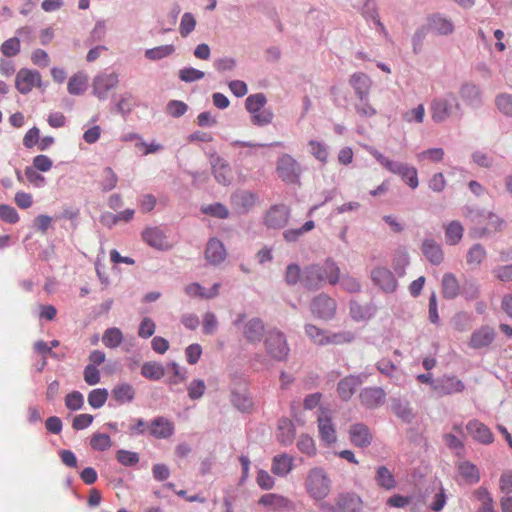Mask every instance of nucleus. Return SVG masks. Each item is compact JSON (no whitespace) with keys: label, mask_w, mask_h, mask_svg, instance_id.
<instances>
[{"label":"nucleus","mask_w":512,"mask_h":512,"mask_svg":"<svg viewBox=\"0 0 512 512\" xmlns=\"http://www.w3.org/2000/svg\"><path fill=\"white\" fill-rule=\"evenodd\" d=\"M339 272L340 268L332 258L307 265L303 268L302 286L310 291L320 290L326 283L334 286L339 282Z\"/></svg>","instance_id":"1"},{"label":"nucleus","mask_w":512,"mask_h":512,"mask_svg":"<svg viewBox=\"0 0 512 512\" xmlns=\"http://www.w3.org/2000/svg\"><path fill=\"white\" fill-rule=\"evenodd\" d=\"M432 119L436 123H442L450 117L462 118L463 109L454 93H448L444 97L435 98L431 103Z\"/></svg>","instance_id":"2"},{"label":"nucleus","mask_w":512,"mask_h":512,"mask_svg":"<svg viewBox=\"0 0 512 512\" xmlns=\"http://www.w3.org/2000/svg\"><path fill=\"white\" fill-rule=\"evenodd\" d=\"M233 325L241 330L244 339L250 344H258L266 336L264 322L259 317L247 319L246 313H239Z\"/></svg>","instance_id":"3"},{"label":"nucleus","mask_w":512,"mask_h":512,"mask_svg":"<svg viewBox=\"0 0 512 512\" xmlns=\"http://www.w3.org/2000/svg\"><path fill=\"white\" fill-rule=\"evenodd\" d=\"M267 355L275 361L285 362L290 353L286 336L278 329L269 330L264 339Z\"/></svg>","instance_id":"4"},{"label":"nucleus","mask_w":512,"mask_h":512,"mask_svg":"<svg viewBox=\"0 0 512 512\" xmlns=\"http://www.w3.org/2000/svg\"><path fill=\"white\" fill-rule=\"evenodd\" d=\"M322 512H360L362 500L355 493H341L335 498V503L321 502L319 504Z\"/></svg>","instance_id":"5"},{"label":"nucleus","mask_w":512,"mask_h":512,"mask_svg":"<svg viewBox=\"0 0 512 512\" xmlns=\"http://www.w3.org/2000/svg\"><path fill=\"white\" fill-rule=\"evenodd\" d=\"M306 488L314 499L322 500L330 492L331 481L323 469L314 468L307 477Z\"/></svg>","instance_id":"6"},{"label":"nucleus","mask_w":512,"mask_h":512,"mask_svg":"<svg viewBox=\"0 0 512 512\" xmlns=\"http://www.w3.org/2000/svg\"><path fill=\"white\" fill-rule=\"evenodd\" d=\"M278 177L285 183H299L302 173L301 165L290 154H282L276 164Z\"/></svg>","instance_id":"7"},{"label":"nucleus","mask_w":512,"mask_h":512,"mask_svg":"<svg viewBox=\"0 0 512 512\" xmlns=\"http://www.w3.org/2000/svg\"><path fill=\"white\" fill-rule=\"evenodd\" d=\"M337 303L329 295L321 293L315 296L310 304L312 314L325 321L334 318L336 313Z\"/></svg>","instance_id":"8"},{"label":"nucleus","mask_w":512,"mask_h":512,"mask_svg":"<svg viewBox=\"0 0 512 512\" xmlns=\"http://www.w3.org/2000/svg\"><path fill=\"white\" fill-rule=\"evenodd\" d=\"M467 217L470 218V220L473 223L477 224H485L486 227L489 228L490 233L491 232H497L502 230V226L504 224V221L498 217L496 214L492 212H486L484 210H481L479 208H467Z\"/></svg>","instance_id":"9"},{"label":"nucleus","mask_w":512,"mask_h":512,"mask_svg":"<svg viewBox=\"0 0 512 512\" xmlns=\"http://www.w3.org/2000/svg\"><path fill=\"white\" fill-rule=\"evenodd\" d=\"M119 83L118 75L115 72H102L93 79V94L100 100L108 97V91L115 88Z\"/></svg>","instance_id":"10"},{"label":"nucleus","mask_w":512,"mask_h":512,"mask_svg":"<svg viewBox=\"0 0 512 512\" xmlns=\"http://www.w3.org/2000/svg\"><path fill=\"white\" fill-rule=\"evenodd\" d=\"M209 159L212 174L217 183L224 186L230 185L232 181V172L228 162L215 151L209 153Z\"/></svg>","instance_id":"11"},{"label":"nucleus","mask_w":512,"mask_h":512,"mask_svg":"<svg viewBox=\"0 0 512 512\" xmlns=\"http://www.w3.org/2000/svg\"><path fill=\"white\" fill-rule=\"evenodd\" d=\"M371 280L385 293L396 291L398 282L391 270L387 267L378 266L371 271Z\"/></svg>","instance_id":"12"},{"label":"nucleus","mask_w":512,"mask_h":512,"mask_svg":"<svg viewBox=\"0 0 512 512\" xmlns=\"http://www.w3.org/2000/svg\"><path fill=\"white\" fill-rule=\"evenodd\" d=\"M34 86H41V74L37 70L21 68L15 79V87L21 94H28Z\"/></svg>","instance_id":"13"},{"label":"nucleus","mask_w":512,"mask_h":512,"mask_svg":"<svg viewBox=\"0 0 512 512\" xmlns=\"http://www.w3.org/2000/svg\"><path fill=\"white\" fill-rule=\"evenodd\" d=\"M290 210L284 204L273 205L266 213L264 224L271 229H281L289 221Z\"/></svg>","instance_id":"14"},{"label":"nucleus","mask_w":512,"mask_h":512,"mask_svg":"<svg viewBox=\"0 0 512 512\" xmlns=\"http://www.w3.org/2000/svg\"><path fill=\"white\" fill-rule=\"evenodd\" d=\"M462 101L472 109H479L483 105V93L479 86L472 82H464L459 89Z\"/></svg>","instance_id":"15"},{"label":"nucleus","mask_w":512,"mask_h":512,"mask_svg":"<svg viewBox=\"0 0 512 512\" xmlns=\"http://www.w3.org/2000/svg\"><path fill=\"white\" fill-rule=\"evenodd\" d=\"M143 241L150 247L167 251L171 248L165 232L160 227H148L142 232Z\"/></svg>","instance_id":"16"},{"label":"nucleus","mask_w":512,"mask_h":512,"mask_svg":"<svg viewBox=\"0 0 512 512\" xmlns=\"http://www.w3.org/2000/svg\"><path fill=\"white\" fill-rule=\"evenodd\" d=\"M464 389L465 384L455 376L444 375L435 380V393L440 397L461 393Z\"/></svg>","instance_id":"17"},{"label":"nucleus","mask_w":512,"mask_h":512,"mask_svg":"<svg viewBox=\"0 0 512 512\" xmlns=\"http://www.w3.org/2000/svg\"><path fill=\"white\" fill-rule=\"evenodd\" d=\"M426 30L437 35L446 36L453 33L454 24L441 13H433L427 18Z\"/></svg>","instance_id":"18"},{"label":"nucleus","mask_w":512,"mask_h":512,"mask_svg":"<svg viewBox=\"0 0 512 512\" xmlns=\"http://www.w3.org/2000/svg\"><path fill=\"white\" fill-rule=\"evenodd\" d=\"M349 439L354 446L366 448L371 444L373 435L367 425L355 423L349 428Z\"/></svg>","instance_id":"19"},{"label":"nucleus","mask_w":512,"mask_h":512,"mask_svg":"<svg viewBox=\"0 0 512 512\" xmlns=\"http://www.w3.org/2000/svg\"><path fill=\"white\" fill-rule=\"evenodd\" d=\"M361 404L368 409H375L384 404L386 393L381 387H366L359 394Z\"/></svg>","instance_id":"20"},{"label":"nucleus","mask_w":512,"mask_h":512,"mask_svg":"<svg viewBox=\"0 0 512 512\" xmlns=\"http://www.w3.org/2000/svg\"><path fill=\"white\" fill-rule=\"evenodd\" d=\"M466 429L475 441L484 445L490 444L494 440L493 433L488 426L477 419L470 420L466 425Z\"/></svg>","instance_id":"21"},{"label":"nucleus","mask_w":512,"mask_h":512,"mask_svg":"<svg viewBox=\"0 0 512 512\" xmlns=\"http://www.w3.org/2000/svg\"><path fill=\"white\" fill-rule=\"evenodd\" d=\"M421 252L432 265H440L444 259L441 245L433 238H425L421 245Z\"/></svg>","instance_id":"22"},{"label":"nucleus","mask_w":512,"mask_h":512,"mask_svg":"<svg viewBox=\"0 0 512 512\" xmlns=\"http://www.w3.org/2000/svg\"><path fill=\"white\" fill-rule=\"evenodd\" d=\"M363 383L359 375H348L341 379L337 385V392L343 401L351 399L356 389Z\"/></svg>","instance_id":"23"},{"label":"nucleus","mask_w":512,"mask_h":512,"mask_svg":"<svg viewBox=\"0 0 512 512\" xmlns=\"http://www.w3.org/2000/svg\"><path fill=\"white\" fill-rule=\"evenodd\" d=\"M348 82L357 98L370 95L372 80L367 74L355 72L350 76Z\"/></svg>","instance_id":"24"},{"label":"nucleus","mask_w":512,"mask_h":512,"mask_svg":"<svg viewBox=\"0 0 512 512\" xmlns=\"http://www.w3.org/2000/svg\"><path fill=\"white\" fill-rule=\"evenodd\" d=\"M174 433V424L167 418L159 416L150 424V435L157 439H167Z\"/></svg>","instance_id":"25"},{"label":"nucleus","mask_w":512,"mask_h":512,"mask_svg":"<svg viewBox=\"0 0 512 512\" xmlns=\"http://www.w3.org/2000/svg\"><path fill=\"white\" fill-rule=\"evenodd\" d=\"M495 339V331L490 326H482L475 330L470 338L469 346L473 349H481L489 346Z\"/></svg>","instance_id":"26"},{"label":"nucleus","mask_w":512,"mask_h":512,"mask_svg":"<svg viewBox=\"0 0 512 512\" xmlns=\"http://www.w3.org/2000/svg\"><path fill=\"white\" fill-rule=\"evenodd\" d=\"M205 258L212 265H218L225 260L226 249L219 239L212 238L208 241L205 249Z\"/></svg>","instance_id":"27"},{"label":"nucleus","mask_w":512,"mask_h":512,"mask_svg":"<svg viewBox=\"0 0 512 512\" xmlns=\"http://www.w3.org/2000/svg\"><path fill=\"white\" fill-rule=\"evenodd\" d=\"M391 410L405 423H411L414 419V413L407 400L402 398H391Z\"/></svg>","instance_id":"28"},{"label":"nucleus","mask_w":512,"mask_h":512,"mask_svg":"<svg viewBox=\"0 0 512 512\" xmlns=\"http://www.w3.org/2000/svg\"><path fill=\"white\" fill-rule=\"evenodd\" d=\"M111 397L120 405L131 403L135 398V389L129 383H121L111 390Z\"/></svg>","instance_id":"29"},{"label":"nucleus","mask_w":512,"mask_h":512,"mask_svg":"<svg viewBox=\"0 0 512 512\" xmlns=\"http://www.w3.org/2000/svg\"><path fill=\"white\" fill-rule=\"evenodd\" d=\"M277 439L282 445H290L295 439V427L288 418H281L277 426Z\"/></svg>","instance_id":"30"},{"label":"nucleus","mask_w":512,"mask_h":512,"mask_svg":"<svg viewBox=\"0 0 512 512\" xmlns=\"http://www.w3.org/2000/svg\"><path fill=\"white\" fill-rule=\"evenodd\" d=\"M230 400L233 407L242 413H249L253 408V400L245 389L243 391L232 390Z\"/></svg>","instance_id":"31"},{"label":"nucleus","mask_w":512,"mask_h":512,"mask_svg":"<svg viewBox=\"0 0 512 512\" xmlns=\"http://www.w3.org/2000/svg\"><path fill=\"white\" fill-rule=\"evenodd\" d=\"M460 285L453 273H445L442 278V294L445 299H455L460 294Z\"/></svg>","instance_id":"32"},{"label":"nucleus","mask_w":512,"mask_h":512,"mask_svg":"<svg viewBox=\"0 0 512 512\" xmlns=\"http://www.w3.org/2000/svg\"><path fill=\"white\" fill-rule=\"evenodd\" d=\"M374 479L376 484L385 490H392L396 487L395 477L386 466L377 467Z\"/></svg>","instance_id":"33"},{"label":"nucleus","mask_w":512,"mask_h":512,"mask_svg":"<svg viewBox=\"0 0 512 512\" xmlns=\"http://www.w3.org/2000/svg\"><path fill=\"white\" fill-rule=\"evenodd\" d=\"M293 468V459L287 454L277 455L272 461V472L280 477H285Z\"/></svg>","instance_id":"34"},{"label":"nucleus","mask_w":512,"mask_h":512,"mask_svg":"<svg viewBox=\"0 0 512 512\" xmlns=\"http://www.w3.org/2000/svg\"><path fill=\"white\" fill-rule=\"evenodd\" d=\"M318 428L320 437L324 442L329 445L336 442V431L329 417H318Z\"/></svg>","instance_id":"35"},{"label":"nucleus","mask_w":512,"mask_h":512,"mask_svg":"<svg viewBox=\"0 0 512 512\" xmlns=\"http://www.w3.org/2000/svg\"><path fill=\"white\" fill-rule=\"evenodd\" d=\"M376 313V307L373 304L365 306L360 305L356 301L350 302V314L354 320H366L372 318Z\"/></svg>","instance_id":"36"},{"label":"nucleus","mask_w":512,"mask_h":512,"mask_svg":"<svg viewBox=\"0 0 512 512\" xmlns=\"http://www.w3.org/2000/svg\"><path fill=\"white\" fill-rule=\"evenodd\" d=\"M141 374L146 379L158 381L165 375V368L158 362L148 361L143 363L141 367Z\"/></svg>","instance_id":"37"},{"label":"nucleus","mask_w":512,"mask_h":512,"mask_svg":"<svg viewBox=\"0 0 512 512\" xmlns=\"http://www.w3.org/2000/svg\"><path fill=\"white\" fill-rule=\"evenodd\" d=\"M486 256L487 252L483 245L476 243L472 245V247L468 250L466 255V262L471 268L475 269L482 264Z\"/></svg>","instance_id":"38"},{"label":"nucleus","mask_w":512,"mask_h":512,"mask_svg":"<svg viewBox=\"0 0 512 512\" xmlns=\"http://www.w3.org/2000/svg\"><path fill=\"white\" fill-rule=\"evenodd\" d=\"M464 228L459 221H451L445 228V238L449 245H457L463 237Z\"/></svg>","instance_id":"39"},{"label":"nucleus","mask_w":512,"mask_h":512,"mask_svg":"<svg viewBox=\"0 0 512 512\" xmlns=\"http://www.w3.org/2000/svg\"><path fill=\"white\" fill-rule=\"evenodd\" d=\"M88 78L84 73H77L70 77L67 90L71 95H81L85 92Z\"/></svg>","instance_id":"40"},{"label":"nucleus","mask_w":512,"mask_h":512,"mask_svg":"<svg viewBox=\"0 0 512 512\" xmlns=\"http://www.w3.org/2000/svg\"><path fill=\"white\" fill-rule=\"evenodd\" d=\"M458 470L460 475L470 484H475L480 480V473L476 465L469 461L459 463Z\"/></svg>","instance_id":"41"},{"label":"nucleus","mask_w":512,"mask_h":512,"mask_svg":"<svg viewBox=\"0 0 512 512\" xmlns=\"http://www.w3.org/2000/svg\"><path fill=\"white\" fill-rule=\"evenodd\" d=\"M266 103V96L263 93H256L246 98L245 107L252 116L262 110Z\"/></svg>","instance_id":"42"},{"label":"nucleus","mask_w":512,"mask_h":512,"mask_svg":"<svg viewBox=\"0 0 512 512\" xmlns=\"http://www.w3.org/2000/svg\"><path fill=\"white\" fill-rule=\"evenodd\" d=\"M175 47L172 44L161 45L145 51V57L151 61L161 60L165 57L172 55Z\"/></svg>","instance_id":"43"},{"label":"nucleus","mask_w":512,"mask_h":512,"mask_svg":"<svg viewBox=\"0 0 512 512\" xmlns=\"http://www.w3.org/2000/svg\"><path fill=\"white\" fill-rule=\"evenodd\" d=\"M400 170L401 172L397 175H399L411 189H416L419 185L417 169L404 163Z\"/></svg>","instance_id":"44"},{"label":"nucleus","mask_w":512,"mask_h":512,"mask_svg":"<svg viewBox=\"0 0 512 512\" xmlns=\"http://www.w3.org/2000/svg\"><path fill=\"white\" fill-rule=\"evenodd\" d=\"M314 227V221L308 220L300 228L285 230L283 232V237L289 243L296 242L304 233L311 231Z\"/></svg>","instance_id":"45"},{"label":"nucleus","mask_w":512,"mask_h":512,"mask_svg":"<svg viewBox=\"0 0 512 512\" xmlns=\"http://www.w3.org/2000/svg\"><path fill=\"white\" fill-rule=\"evenodd\" d=\"M122 340L123 334L117 327L108 328L102 336V342L108 348L118 347L122 343Z\"/></svg>","instance_id":"46"},{"label":"nucleus","mask_w":512,"mask_h":512,"mask_svg":"<svg viewBox=\"0 0 512 512\" xmlns=\"http://www.w3.org/2000/svg\"><path fill=\"white\" fill-rule=\"evenodd\" d=\"M354 109L360 117L369 118L377 114V110L371 105L369 96L358 97Z\"/></svg>","instance_id":"47"},{"label":"nucleus","mask_w":512,"mask_h":512,"mask_svg":"<svg viewBox=\"0 0 512 512\" xmlns=\"http://www.w3.org/2000/svg\"><path fill=\"white\" fill-rule=\"evenodd\" d=\"M201 212L218 219H227L230 214L228 208L220 202L202 206Z\"/></svg>","instance_id":"48"},{"label":"nucleus","mask_w":512,"mask_h":512,"mask_svg":"<svg viewBox=\"0 0 512 512\" xmlns=\"http://www.w3.org/2000/svg\"><path fill=\"white\" fill-rule=\"evenodd\" d=\"M108 396V390L105 388L93 389L88 394V403L92 408L99 409L106 403Z\"/></svg>","instance_id":"49"},{"label":"nucleus","mask_w":512,"mask_h":512,"mask_svg":"<svg viewBox=\"0 0 512 512\" xmlns=\"http://www.w3.org/2000/svg\"><path fill=\"white\" fill-rule=\"evenodd\" d=\"M118 183V176L111 167H105L102 172V179L99 183L100 188L104 192L113 190Z\"/></svg>","instance_id":"50"},{"label":"nucleus","mask_w":512,"mask_h":512,"mask_svg":"<svg viewBox=\"0 0 512 512\" xmlns=\"http://www.w3.org/2000/svg\"><path fill=\"white\" fill-rule=\"evenodd\" d=\"M231 146L243 148L238 153V159L243 160L247 157L254 156L256 154V152H255L256 147H264L265 145L235 140V141L231 142Z\"/></svg>","instance_id":"51"},{"label":"nucleus","mask_w":512,"mask_h":512,"mask_svg":"<svg viewBox=\"0 0 512 512\" xmlns=\"http://www.w3.org/2000/svg\"><path fill=\"white\" fill-rule=\"evenodd\" d=\"M259 504L266 507L283 508L287 506L288 500L281 495L269 493L261 496Z\"/></svg>","instance_id":"52"},{"label":"nucleus","mask_w":512,"mask_h":512,"mask_svg":"<svg viewBox=\"0 0 512 512\" xmlns=\"http://www.w3.org/2000/svg\"><path fill=\"white\" fill-rule=\"evenodd\" d=\"M303 269L298 264H289L286 268L285 281L288 285L294 286L298 282L302 284Z\"/></svg>","instance_id":"53"},{"label":"nucleus","mask_w":512,"mask_h":512,"mask_svg":"<svg viewBox=\"0 0 512 512\" xmlns=\"http://www.w3.org/2000/svg\"><path fill=\"white\" fill-rule=\"evenodd\" d=\"M90 445L96 451H106L111 447L112 443L108 434L94 433L90 439Z\"/></svg>","instance_id":"54"},{"label":"nucleus","mask_w":512,"mask_h":512,"mask_svg":"<svg viewBox=\"0 0 512 512\" xmlns=\"http://www.w3.org/2000/svg\"><path fill=\"white\" fill-rule=\"evenodd\" d=\"M495 105L505 116L512 117V95L502 93L496 96Z\"/></svg>","instance_id":"55"},{"label":"nucleus","mask_w":512,"mask_h":512,"mask_svg":"<svg viewBox=\"0 0 512 512\" xmlns=\"http://www.w3.org/2000/svg\"><path fill=\"white\" fill-rule=\"evenodd\" d=\"M409 263H410V258H409L408 253L405 251H402V252H398L395 255V257L393 259L392 266H393L395 273L399 277H403L405 275L406 267L409 265Z\"/></svg>","instance_id":"56"},{"label":"nucleus","mask_w":512,"mask_h":512,"mask_svg":"<svg viewBox=\"0 0 512 512\" xmlns=\"http://www.w3.org/2000/svg\"><path fill=\"white\" fill-rule=\"evenodd\" d=\"M167 367L171 368L173 377L167 379L169 385H177L187 379V370L179 366L175 361H171L167 364Z\"/></svg>","instance_id":"57"},{"label":"nucleus","mask_w":512,"mask_h":512,"mask_svg":"<svg viewBox=\"0 0 512 512\" xmlns=\"http://www.w3.org/2000/svg\"><path fill=\"white\" fill-rule=\"evenodd\" d=\"M196 27V19L190 12H186L182 15L179 33L182 37L186 38Z\"/></svg>","instance_id":"58"},{"label":"nucleus","mask_w":512,"mask_h":512,"mask_svg":"<svg viewBox=\"0 0 512 512\" xmlns=\"http://www.w3.org/2000/svg\"><path fill=\"white\" fill-rule=\"evenodd\" d=\"M1 53L6 57H14L20 52L19 37H12L4 41L0 47Z\"/></svg>","instance_id":"59"},{"label":"nucleus","mask_w":512,"mask_h":512,"mask_svg":"<svg viewBox=\"0 0 512 512\" xmlns=\"http://www.w3.org/2000/svg\"><path fill=\"white\" fill-rule=\"evenodd\" d=\"M178 76L181 79V81L186 83H192L201 80L205 76V74L203 71L198 70L196 68L184 67L179 70Z\"/></svg>","instance_id":"60"},{"label":"nucleus","mask_w":512,"mask_h":512,"mask_svg":"<svg viewBox=\"0 0 512 512\" xmlns=\"http://www.w3.org/2000/svg\"><path fill=\"white\" fill-rule=\"evenodd\" d=\"M306 335L317 345L324 346L327 331L318 328L313 324L305 325Z\"/></svg>","instance_id":"61"},{"label":"nucleus","mask_w":512,"mask_h":512,"mask_svg":"<svg viewBox=\"0 0 512 512\" xmlns=\"http://www.w3.org/2000/svg\"><path fill=\"white\" fill-rule=\"evenodd\" d=\"M65 406L71 411H77L84 406V397L79 391H72L65 397Z\"/></svg>","instance_id":"62"},{"label":"nucleus","mask_w":512,"mask_h":512,"mask_svg":"<svg viewBox=\"0 0 512 512\" xmlns=\"http://www.w3.org/2000/svg\"><path fill=\"white\" fill-rule=\"evenodd\" d=\"M118 462L126 467H131L139 462V455L136 452L120 449L116 453Z\"/></svg>","instance_id":"63"},{"label":"nucleus","mask_w":512,"mask_h":512,"mask_svg":"<svg viewBox=\"0 0 512 512\" xmlns=\"http://www.w3.org/2000/svg\"><path fill=\"white\" fill-rule=\"evenodd\" d=\"M187 110L188 105L180 100H171L166 105L167 113L174 118L183 116Z\"/></svg>","instance_id":"64"}]
</instances>
